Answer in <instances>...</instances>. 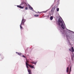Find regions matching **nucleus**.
<instances>
[{"label": "nucleus", "mask_w": 74, "mask_h": 74, "mask_svg": "<svg viewBox=\"0 0 74 74\" xmlns=\"http://www.w3.org/2000/svg\"><path fill=\"white\" fill-rule=\"evenodd\" d=\"M26 65L27 68L28 69V68H29V67H28V66H29V64H27Z\"/></svg>", "instance_id": "obj_15"}, {"label": "nucleus", "mask_w": 74, "mask_h": 74, "mask_svg": "<svg viewBox=\"0 0 74 74\" xmlns=\"http://www.w3.org/2000/svg\"><path fill=\"white\" fill-rule=\"evenodd\" d=\"M71 49H69V50L70 51H71Z\"/></svg>", "instance_id": "obj_21"}, {"label": "nucleus", "mask_w": 74, "mask_h": 74, "mask_svg": "<svg viewBox=\"0 0 74 74\" xmlns=\"http://www.w3.org/2000/svg\"><path fill=\"white\" fill-rule=\"evenodd\" d=\"M25 22H26V19H24V18H23L21 24V25H25Z\"/></svg>", "instance_id": "obj_2"}, {"label": "nucleus", "mask_w": 74, "mask_h": 74, "mask_svg": "<svg viewBox=\"0 0 74 74\" xmlns=\"http://www.w3.org/2000/svg\"><path fill=\"white\" fill-rule=\"evenodd\" d=\"M69 67H67L66 69V72L67 73H68L69 72Z\"/></svg>", "instance_id": "obj_12"}, {"label": "nucleus", "mask_w": 74, "mask_h": 74, "mask_svg": "<svg viewBox=\"0 0 74 74\" xmlns=\"http://www.w3.org/2000/svg\"><path fill=\"white\" fill-rule=\"evenodd\" d=\"M34 64H36V63H34Z\"/></svg>", "instance_id": "obj_24"}, {"label": "nucleus", "mask_w": 74, "mask_h": 74, "mask_svg": "<svg viewBox=\"0 0 74 74\" xmlns=\"http://www.w3.org/2000/svg\"><path fill=\"white\" fill-rule=\"evenodd\" d=\"M22 25H23V24H21L20 25V29L21 30H22V29H23V28L22 27Z\"/></svg>", "instance_id": "obj_7"}, {"label": "nucleus", "mask_w": 74, "mask_h": 74, "mask_svg": "<svg viewBox=\"0 0 74 74\" xmlns=\"http://www.w3.org/2000/svg\"><path fill=\"white\" fill-rule=\"evenodd\" d=\"M55 6H54L52 8L51 12L52 13H53L54 12V11H55Z\"/></svg>", "instance_id": "obj_3"}, {"label": "nucleus", "mask_w": 74, "mask_h": 74, "mask_svg": "<svg viewBox=\"0 0 74 74\" xmlns=\"http://www.w3.org/2000/svg\"><path fill=\"white\" fill-rule=\"evenodd\" d=\"M59 8H58L57 9V11L58 12L59 11Z\"/></svg>", "instance_id": "obj_18"}, {"label": "nucleus", "mask_w": 74, "mask_h": 74, "mask_svg": "<svg viewBox=\"0 0 74 74\" xmlns=\"http://www.w3.org/2000/svg\"><path fill=\"white\" fill-rule=\"evenodd\" d=\"M28 9V8H27V7H26L25 8V9L26 10H27Z\"/></svg>", "instance_id": "obj_17"}, {"label": "nucleus", "mask_w": 74, "mask_h": 74, "mask_svg": "<svg viewBox=\"0 0 74 74\" xmlns=\"http://www.w3.org/2000/svg\"><path fill=\"white\" fill-rule=\"evenodd\" d=\"M22 56H23V58H26V57H25V56H24V55H23Z\"/></svg>", "instance_id": "obj_19"}, {"label": "nucleus", "mask_w": 74, "mask_h": 74, "mask_svg": "<svg viewBox=\"0 0 74 74\" xmlns=\"http://www.w3.org/2000/svg\"><path fill=\"white\" fill-rule=\"evenodd\" d=\"M71 49H72V51H71L72 52H74V48H73V47H72Z\"/></svg>", "instance_id": "obj_10"}, {"label": "nucleus", "mask_w": 74, "mask_h": 74, "mask_svg": "<svg viewBox=\"0 0 74 74\" xmlns=\"http://www.w3.org/2000/svg\"><path fill=\"white\" fill-rule=\"evenodd\" d=\"M58 25H59L60 26L61 25V27L62 29H64V24L63 23V21H62V19L60 18L58 19ZM61 23V24H60Z\"/></svg>", "instance_id": "obj_1"}, {"label": "nucleus", "mask_w": 74, "mask_h": 74, "mask_svg": "<svg viewBox=\"0 0 74 74\" xmlns=\"http://www.w3.org/2000/svg\"><path fill=\"white\" fill-rule=\"evenodd\" d=\"M16 53H17V55H21V53H18L17 52H16Z\"/></svg>", "instance_id": "obj_9"}, {"label": "nucleus", "mask_w": 74, "mask_h": 74, "mask_svg": "<svg viewBox=\"0 0 74 74\" xmlns=\"http://www.w3.org/2000/svg\"><path fill=\"white\" fill-rule=\"evenodd\" d=\"M17 7H18V8H21V9H23V8H24V6L22 7L21 6L18 5L17 6Z\"/></svg>", "instance_id": "obj_5"}, {"label": "nucleus", "mask_w": 74, "mask_h": 74, "mask_svg": "<svg viewBox=\"0 0 74 74\" xmlns=\"http://www.w3.org/2000/svg\"><path fill=\"white\" fill-rule=\"evenodd\" d=\"M72 55H73V56H72V57H73H73H74V55L73 54H72Z\"/></svg>", "instance_id": "obj_20"}, {"label": "nucleus", "mask_w": 74, "mask_h": 74, "mask_svg": "<svg viewBox=\"0 0 74 74\" xmlns=\"http://www.w3.org/2000/svg\"><path fill=\"white\" fill-rule=\"evenodd\" d=\"M70 71H71V67H70ZM70 71L69 72V74L68 73V74H70Z\"/></svg>", "instance_id": "obj_16"}, {"label": "nucleus", "mask_w": 74, "mask_h": 74, "mask_svg": "<svg viewBox=\"0 0 74 74\" xmlns=\"http://www.w3.org/2000/svg\"><path fill=\"white\" fill-rule=\"evenodd\" d=\"M29 66L30 68H31V69H34V65H32L31 64H29Z\"/></svg>", "instance_id": "obj_4"}, {"label": "nucleus", "mask_w": 74, "mask_h": 74, "mask_svg": "<svg viewBox=\"0 0 74 74\" xmlns=\"http://www.w3.org/2000/svg\"><path fill=\"white\" fill-rule=\"evenodd\" d=\"M62 21L64 23V21H63V20H62Z\"/></svg>", "instance_id": "obj_23"}, {"label": "nucleus", "mask_w": 74, "mask_h": 74, "mask_svg": "<svg viewBox=\"0 0 74 74\" xmlns=\"http://www.w3.org/2000/svg\"><path fill=\"white\" fill-rule=\"evenodd\" d=\"M28 72L29 73V74H32V72H31V70L30 69L28 70Z\"/></svg>", "instance_id": "obj_8"}, {"label": "nucleus", "mask_w": 74, "mask_h": 74, "mask_svg": "<svg viewBox=\"0 0 74 74\" xmlns=\"http://www.w3.org/2000/svg\"><path fill=\"white\" fill-rule=\"evenodd\" d=\"M28 5L29 7V9H30L31 10H33V8L32 7H31V6L30 5Z\"/></svg>", "instance_id": "obj_6"}, {"label": "nucleus", "mask_w": 74, "mask_h": 74, "mask_svg": "<svg viewBox=\"0 0 74 74\" xmlns=\"http://www.w3.org/2000/svg\"><path fill=\"white\" fill-rule=\"evenodd\" d=\"M50 19L51 20H52V19H53V17L51 16L50 18Z\"/></svg>", "instance_id": "obj_14"}, {"label": "nucleus", "mask_w": 74, "mask_h": 74, "mask_svg": "<svg viewBox=\"0 0 74 74\" xmlns=\"http://www.w3.org/2000/svg\"><path fill=\"white\" fill-rule=\"evenodd\" d=\"M29 61L28 60H27L25 63L26 65L29 64L28 63H29Z\"/></svg>", "instance_id": "obj_11"}, {"label": "nucleus", "mask_w": 74, "mask_h": 74, "mask_svg": "<svg viewBox=\"0 0 74 74\" xmlns=\"http://www.w3.org/2000/svg\"><path fill=\"white\" fill-rule=\"evenodd\" d=\"M34 16L35 17H37V16H39V15L35 14L34 15Z\"/></svg>", "instance_id": "obj_13"}, {"label": "nucleus", "mask_w": 74, "mask_h": 74, "mask_svg": "<svg viewBox=\"0 0 74 74\" xmlns=\"http://www.w3.org/2000/svg\"><path fill=\"white\" fill-rule=\"evenodd\" d=\"M33 64H34V62H31Z\"/></svg>", "instance_id": "obj_22"}]
</instances>
